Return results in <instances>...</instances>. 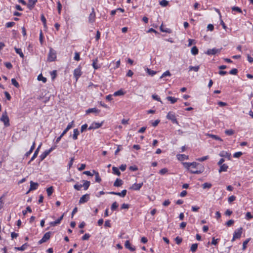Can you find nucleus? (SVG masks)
<instances>
[{
	"mask_svg": "<svg viewBox=\"0 0 253 253\" xmlns=\"http://www.w3.org/2000/svg\"><path fill=\"white\" fill-rule=\"evenodd\" d=\"M74 126V121H72L68 124L67 126L65 129V130L62 132V133L61 134V135L57 138L56 140V143H58L62 137L68 132V131L71 128H72Z\"/></svg>",
	"mask_w": 253,
	"mask_h": 253,
	"instance_id": "1",
	"label": "nucleus"
},
{
	"mask_svg": "<svg viewBox=\"0 0 253 253\" xmlns=\"http://www.w3.org/2000/svg\"><path fill=\"white\" fill-rule=\"evenodd\" d=\"M0 121L3 123L5 127H7L10 126L9 119L6 111L3 113L1 118H0Z\"/></svg>",
	"mask_w": 253,
	"mask_h": 253,
	"instance_id": "2",
	"label": "nucleus"
},
{
	"mask_svg": "<svg viewBox=\"0 0 253 253\" xmlns=\"http://www.w3.org/2000/svg\"><path fill=\"white\" fill-rule=\"evenodd\" d=\"M56 58V52L51 47L50 48L47 60L49 62L54 61Z\"/></svg>",
	"mask_w": 253,
	"mask_h": 253,
	"instance_id": "3",
	"label": "nucleus"
},
{
	"mask_svg": "<svg viewBox=\"0 0 253 253\" xmlns=\"http://www.w3.org/2000/svg\"><path fill=\"white\" fill-rule=\"evenodd\" d=\"M243 228L240 227L238 230H235L233 234V237L232 241L235 240L236 239H239L241 237L242 233Z\"/></svg>",
	"mask_w": 253,
	"mask_h": 253,
	"instance_id": "4",
	"label": "nucleus"
},
{
	"mask_svg": "<svg viewBox=\"0 0 253 253\" xmlns=\"http://www.w3.org/2000/svg\"><path fill=\"white\" fill-rule=\"evenodd\" d=\"M51 234V232H46L42 237V239H41L38 243L39 244H42L44 242H46L47 240H48L50 238V235Z\"/></svg>",
	"mask_w": 253,
	"mask_h": 253,
	"instance_id": "5",
	"label": "nucleus"
},
{
	"mask_svg": "<svg viewBox=\"0 0 253 253\" xmlns=\"http://www.w3.org/2000/svg\"><path fill=\"white\" fill-rule=\"evenodd\" d=\"M82 74L81 67L79 66L77 69H75L74 71V76L76 78V81L81 76Z\"/></svg>",
	"mask_w": 253,
	"mask_h": 253,
	"instance_id": "6",
	"label": "nucleus"
},
{
	"mask_svg": "<svg viewBox=\"0 0 253 253\" xmlns=\"http://www.w3.org/2000/svg\"><path fill=\"white\" fill-rule=\"evenodd\" d=\"M167 118L168 119L171 120L173 123L176 124H178L176 117L173 113L170 112H169L167 116Z\"/></svg>",
	"mask_w": 253,
	"mask_h": 253,
	"instance_id": "7",
	"label": "nucleus"
},
{
	"mask_svg": "<svg viewBox=\"0 0 253 253\" xmlns=\"http://www.w3.org/2000/svg\"><path fill=\"white\" fill-rule=\"evenodd\" d=\"M221 51V49H217L216 48H213L212 49H209L206 52V53L209 55H215L217 53H219Z\"/></svg>",
	"mask_w": 253,
	"mask_h": 253,
	"instance_id": "8",
	"label": "nucleus"
},
{
	"mask_svg": "<svg viewBox=\"0 0 253 253\" xmlns=\"http://www.w3.org/2000/svg\"><path fill=\"white\" fill-rule=\"evenodd\" d=\"M127 191L126 190H123L121 192H110L108 193L111 195H117L122 197H124L126 194Z\"/></svg>",
	"mask_w": 253,
	"mask_h": 253,
	"instance_id": "9",
	"label": "nucleus"
},
{
	"mask_svg": "<svg viewBox=\"0 0 253 253\" xmlns=\"http://www.w3.org/2000/svg\"><path fill=\"white\" fill-rule=\"evenodd\" d=\"M39 184L37 182H34L33 181H30V187L29 190L27 192L26 194H28L30 191L35 190L38 187Z\"/></svg>",
	"mask_w": 253,
	"mask_h": 253,
	"instance_id": "10",
	"label": "nucleus"
},
{
	"mask_svg": "<svg viewBox=\"0 0 253 253\" xmlns=\"http://www.w3.org/2000/svg\"><path fill=\"white\" fill-rule=\"evenodd\" d=\"M89 195L88 194H85L81 197L79 200V203L80 204L85 203L87 202L89 200Z\"/></svg>",
	"mask_w": 253,
	"mask_h": 253,
	"instance_id": "11",
	"label": "nucleus"
},
{
	"mask_svg": "<svg viewBox=\"0 0 253 253\" xmlns=\"http://www.w3.org/2000/svg\"><path fill=\"white\" fill-rule=\"evenodd\" d=\"M95 19V13L94 8H92V12L89 14L88 17V21L89 23H93L94 22Z\"/></svg>",
	"mask_w": 253,
	"mask_h": 253,
	"instance_id": "12",
	"label": "nucleus"
},
{
	"mask_svg": "<svg viewBox=\"0 0 253 253\" xmlns=\"http://www.w3.org/2000/svg\"><path fill=\"white\" fill-rule=\"evenodd\" d=\"M102 126V123L93 122L88 127L89 130H91L92 129H97L101 127Z\"/></svg>",
	"mask_w": 253,
	"mask_h": 253,
	"instance_id": "13",
	"label": "nucleus"
},
{
	"mask_svg": "<svg viewBox=\"0 0 253 253\" xmlns=\"http://www.w3.org/2000/svg\"><path fill=\"white\" fill-rule=\"evenodd\" d=\"M41 146H42V143H41L39 145V146L38 147V148H37V149L35 151L33 156L31 158V159L30 160V161L28 162V164H30L32 161H33L37 157V156L38 155V153H39V150H40V149Z\"/></svg>",
	"mask_w": 253,
	"mask_h": 253,
	"instance_id": "14",
	"label": "nucleus"
},
{
	"mask_svg": "<svg viewBox=\"0 0 253 253\" xmlns=\"http://www.w3.org/2000/svg\"><path fill=\"white\" fill-rule=\"evenodd\" d=\"M37 2V0H29L27 4L28 8L31 10L33 9Z\"/></svg>",
	"mask_w": 253,
	"mask_h": 253,
	"instance_id": "15",
	"label": "nucleus"
},
{
	"mask_svg": "<svg viewBox=\"0 0 253 253\" xmlns=\"http://www.w3.org/2000/svg\"><path fill=\"white\" fill-rule=\"evenodd\" d=\"M64 216V214L62 215L59 218L54 221H52L49 223V224L52 226H55L57 224H59L61 221L62 220Z\"/></svg>",
	"mask_w": 253,
	"mask_h": 253,
	"instance_id": "16",
	"label": "nucleus"
},
{
	"mask_svg": "<svg viewBox=\"0 0 253 253\" xmlns=\"http://www.w3.org/2000/svg\"><path fill=\"white\" fill-rule=\"evenodd\" d=\"M126 248L129 250L130 251H134L135 250V247H132L129 241H126L125 244Z\"/></svg>",
	"mask_w": 253,
	"mask_h": 253,
	"instance_id": "17",
	"label": "nucleus"
},
{
	"mask_svg": "<svg viewBox=\"0 0 253 253\" xmlns=\"http://www.w3.org/2000/svg\"><path fill=\"white\" fill-rule=\"evenodd\" d=\"M142 182L141 183H134L132 185L130 188L134 190H139L142 187Z\"/></svg>",
	"mask_w": 253,
	"mask_h": 253,
	"instance_id": "18",
	"label": "nucleus"
},
{
	"mask_svg": "<svg viewBox=\"0 0 253 253\" xmlns=\"http://www.w3.org/2000/svg\"><path fill=\"white\" fill-rule=\"evenodd\" d=\"M123 184V181L122 179L119 178H117V179L115 180V181L114 183V186L115 187H120L122 186Z\"/></svg>",
	"mask_w": 253,
	"mask_h": 253,
	"instance_id": "19",
	"label": "nucleus"
},
{
	"mask_svg": "<svg viewBox=\"0 0 253 253\" xmlns=\"http://www.w3.org/2000/svg\"><path fill=\"white\" fill-rule=\"evenodd\" d=\"M86 114H89L91 113H98L100 112V110L96 109V108H89L86 110Z\"/></svg>",
	"mask_w": 253,
	"mask_h": 253,
	"instance_id": "20",
	"label": "nucleus"
},
{
	"mask_svg": "<svg viewBox=\"0 0 253 253\" xmlns=\"http://www.w3.org/2000/svg\"><path fill=\"white\" fill-rule=\"evenodd\" d=\"M219 156L221 157L228 158V159L229 160L230 159L231 154L226 151H223L220 152V153H219Z\"/></svg>",
	"mask_w": 253,
	"mask_h": 253,
	"instance_id": "21",
	"label": "nucleus"
},
{
	"mask_svg": "<svg viewBox=\"0 0 253 253\" xmlns=\"http://www.w3.org/2000/svg\"><path fill=\"white\" fill-rule=\"evenodd\" d=\"M207 135L211 138H212L213 139L216 140H219L220 141H222V139L219 137L218 136L214 135L212 134H208Z\"/></svg>",
	"mask_w": 253,
	"mask_h": 253,
	"instance_id": "22",
	"label": "nucleus"
},
{
	"mask_svg": "<svg viewBox=\"0 0 253 253\" xmlns=\"http://www.w3.org/2000/svg\"><path fill=\"white\" fill-rule=\"evenodd\" d=\"M80 132L77 128L74 129V133L72 135V138L74 140H77L78 139V136L79 135Z\"/></svg>",
	"mask_w": 253,
	"mask_h": 253,
	"instance_id": "23",
	"label": "nucleus"
},
{
	"mask_svg": "<svg viewBox=\"0 0 253 253\" xmlns=\"http://www.w3.org/2000/svg\"><path fill=\"white\" fill-rule=\"evenodd\" d=\"M220 169H219V172H221L222 171H226L228 169V166L226 164H223L222 165L220 166Z\"/></svg>",
	"mask_w": 253,
	"mask_h": 253,
	"instance_id": "24",
	"label": "nucleus"
},
{
	"mask_svg": "<svg viewBox=\"0 0 253 253\" xmlns=\"http://www.w3.org/2000/svg\"><path fill=\"white\" fill-rule=\"evenodd\" d=\"M112 65H115V66L113 67L114 69H116L119 67L120 66V60L117 61L115 62L114 61H112L110 64L109 66L111 67Z\"/></svg>",
	"mask_w": 253,
	"mask_h": 253,
	"instance_id": "25",
	"label": "nucleus"
},
{
	"mask_svg": "<svg viewBox=\"0 0 253 253\" xmlns=\"http://www.w3.org/2000/svg\"><path fill=\"white\" fill-rule=\"evenodd\" d=\"M93 172L95 174V181L98 183L100 182L101 181V178L99 176V173L95 170H93Z\"/></svg>",
	"mask_w": 253,
	"mask_h": 253,
	"instance_id": "26",
	"label": "nucleus"
},
{
	"mask_svg": "<svg viewBox=\"0 0 253 253\" xmlns=\"http://www.w3.org/2000/svg\"><path fill=\"white\" fill-rule=\"evenodd\" d=\"M49 153L47 151V150L45 151L40 156L41 161H43L47 157V156L49 155Z\"/></svg>",
	"mask_w": 253,
	"mask_h": 253,
	"instance_id": "27",
	"label": "nucleus"
},
{
	"mask_svg": "<svg viewBox=\"0 0 253 253\" xmlns=\"http://www.w3.org/2000/svg\"><path fill=\"white\" fill-rule=\"evenodd\" d=\"M83 184L82 185L83 187H84V190H87L89 185H90V182L89 181L87 180H83Z\"/></svg>",
	"mask_w": 253,
	"mask_h": 253,
	"instance_id": "28",
	"label": "nucleus"
},
{
	"mask_svg": "<svg viewBox=\"0 0 253 253\" xmlns=\"http://www.w3.org/2000/svg\"><path fill=\"white\" fill-rule=\"evenodd\" d=\"M145 71L151 76H153L157 73L156 71L152 70L148 68L145 69Z\"/></svg>",
	"mask_w": 253,
	"mask_h": 253,
	"instance_id": "29",
	"label": "nucleus"
},
{
	"mask_svg": "<svg viewBox=\"0 0 253 253\" xmlns=\"http://www.w3.org/2000/svg\"><path fill=\"white\" fill-rule=\"evenodd\" d=\"M14 49H15L16 53L18 54L21 57H22V58H24V55L23 52H22V50L21 48H18L15 47Z\"/></svg>",
	"mask_w": 253,
	"mask_h": 253,
	"instance_id": "30",
	"label": "nucleus"
},
{
	"mask_svg": "<svg viewBox=\"0 0 253 253\" xmlns=\"http://www.w3.org/2000/svg\"><path fill=\"white\" fill-rule=\"evenodd\" d=\"M167 99L170 101L172 104L175 103L177 100V98L172 96H168L167 97Z\"/></svg>",
	"mask_w": 253,
	"mask_h": 253,
	"instance_id": "31",
	"label": "nucleus"
},
{
	"mask_svg": "<svg viewBox=\"0 0 253 253\" xmlns=\"http://www.w3.org/2000/svg\"><path fill=\"white\" fill-rule=\"evenodd\" d=\"M112 170H113V173L114 174H116L118 176H120L121 175V172L119 171V169L118 168L113 167L112 168Z\"/></svg>",
	"mask_w": 253,
	"mask_h": 253,
	"instance_id": "32",
	"label": "nucleus"
},
{
	"mask_svg": "<svg viewBox=\"0 0 253 253\" xmlns=\"http://www.w3.org/2000/svg\"><path fill=\"white\" fill-rule=\"evenodd\" d=\"M160 30L161 31H162V32H166V33H170L171 31L170 29H168V28H164L163 27V24L160 26Z\"/></svg>",
	"mask_w": 253,
	"mask_h": 253,
	"instance_id": "33",
	"label": "nucleus"
},
{
	"mask_svg": "<svg viewBox=\"0 0 253 253\" xmlns=\"http://www.w3.org/2000/svg\"><path fill=\"white\" fill-rule=\"evenodd\" d=\"M191 51L193 55H196L198 54L199 50L198 48L196 46H194L191 48Z\"/></svg>",
	"mask_w": 253,
	"mask_h": 253,
	"instance_id": "34",
	"label": "nucleus"
},
{
	"mask_svg": "<svg viewBox=\"0 0 253 253\" xmlns=\"http://www.w3.org/2000/svg\"><path fill=\"white\" fill-rule=\"evenodd\" d=\"M97 61H98L97 58H96L93 60L92 66L94 69H97L100 68V66L98 65L97 64Z\"/></svg>",
	"mask_w": 253,
	"mask_h": 253,
	"instance_id": "35",
	"label": "nucleus"
},
{
	"mask_svg": "<svg viewBox=\"0 0 253 253\" xmlns=\"http://www.w3.org/2000/svg\"><path fill=\"white\" fill-rule=\"evenodd\" d=\"M119 205L117 202H114L111 205V209L112 211H114L117 209Z\"/></svg>",
	"mask_w": 253,
	"mask_h": 253,
	"instance_id": "36",
	"label": "nucleus"
},
{
	"mask_svg": "<svg viewBox=\"0 0 253 253\" xmlns=\"http://www.w3.org/2000/svg\"><path fill=\"white\" fill-rule=\"evenodd\" d=\"M197 248H198V244H196V243L193 244L192 245V246L190 248V251L194 253L197 251Z\"/></svg>",
	"mask_w": 253,
	"mask_h": 253,
	"instance_id": "37",
	"label": "nucleus"
},
{
	"mask_svg": "<svg viewBox=\"0 0 253 253\" xmlns=\"http://www.w3.org/2000/svg\"><path fill=\"white\" fill-rule=\"evenodd\" d=\"M178 160L180 161H183L188 159V156L184 154H179L177 155Z\"/></svg>",
	"mask_w": 253,
	"mask_h": 253,
	"instance_id": "38",
	"label": "nucleus"
},
{
	"mask_svg": "<svg viewBox=\"0 0 253 253\" xmlns=\"http://www.w3.org/2000/svg\"><path fill=\"white\" fill-rule=\"evenodd\" d=\"M200 67L199 66H190L189 67V71H194L195 72H198L199 70Z\"/></svg>",
	"mask_w": 253,
	"mask_h": 253,
	"instance_id": "39",
	"label": "nucleus"
},
{
	"mask_svg": "<svg viewBox=\"0 0 253 253\" xmlns=\"http://www.w3.org/2000/svg\"><path fill=\"white\" fill-rule=\"evenodd\" d=\"M27 243H25L20 247H15V249L18 251H24L26 249V247L27 246Z\"/></svg>",
	"mask_w": 253,
	"mask_h": 253,
	"instance_id": "40",
	"label": "nucleus"
},
{
	"mask_svg": "<svg viewBox=\"0 0 253 253\" xmlns=\"http://www.w3.org/2000/svg\"><path fill=\"white\" fill-rule=\"evenodd\" d=\"M170 76H171V74H170V72L169 71H167L162 75V76L160 77V79H162L167 76L170 77Z\"/></svg>",
	"mask_w": 253,
	"mask_h": 253,
	"instance_id": "41",
	"label": "nucleus"
},
{
	"mask_svg": "<svg viewBox=\"0 0 253 253\" xmlns=\"http://www.w3.org/2000/svg\"><path fill=\"white\" fill-rule=\"evenodd\" d=\"M11 83L16 87L18 88L19 87V83L16 81V80L15 79H12Z\"/></svg>",
	"mask_w": 253,
	"mask_h": 253,
	"instance_id": "42",
	"label": "nucleus"
},
{
	"mask_svg": "<svg viewBox=\"0 0 253 253\" xmlns=\"http://www.w3.org/2000/svg\"><path fill=\"white\" fill-rule=\"evenodd\" d=\"M38 80L39 81H42L43 83H45L47 81L46 78L43 77L42 74H40L38 76Z\"/></svg>",
	"mask_w": 253,
	"mask_h": 253,
	"instance_id": "43",
	"label": "nucleus"
},
{
	"mask_svg": "<svg viewBox=\"0 0 253 253\" xmlns=\"http://www.w3.org/2000/svg\"><path fill=\"white\" fill-rule=\"evenodd\" d=\"M225 133L227 135L230 136L233 135L234 133V131L231 129H227L225 131Z\"/></svg>",
	"mask_w": 253,
	"mask_h": 253,
	"instance_id": "44",
	"label": "nucleus"
},
{
	"mask_svg": "<svg viewBox=\"0 0 253 253\" xmlns=\"http://www.w3.org/2000/svg\"><path fill=\"white\" fill-rule=\"evenodd\" d=\"M124 94L122 90H119L114 92V95L115 96L122 95Z\"/></svg>",
	"mask_w": 253,
	"mask_h": 253,
	"instance_id": "45",
	"label": "nucleus"
},
{
	"mask_svg": "<svg viewBox=\"0 0 253 253\" xmlns=\"http://www.w3.org/2000/svg\"><path fill=\"white\" fill-rule=\"evenodd\" d=\"M46 191H47V195L48 196H50L52 194V193H53V188H52V187L51 186V187H48L46 189Z\"/></svg>",
	"mask_w": 253,
	"mask_h": 253,
	"instance_id": "46",
	"label": "nucleus"
},
{
	"mask_svg": "<svg viewBox=\"0 0 253 253\" xmlns=\"http://www.w3.org/2000/svg\"><path fill=\"white\" fill-rule=\"evenodd\" d=\"M202 187L204 189L210 188L211 187V183L206 182L202 185Z\"/></svg>",
	"mask_w": 253,
	"mask_h": 253,
	"instance_id": "47",
	"label": "nucleus"
},
{
	"mask_svg": "<svg viewBox=\"0 0 253 253\" xmlns=\"http://www.w3.org/2000/svg\"><path fill=\"white\" fill-rule=\"evenodd\" d=\"M41 21H42L43 24V26L44 27H46V18L45 17H44V15L43 14H42L41 15Z\"/></svg>",
	"mask_w": 253,
	"mask_h": 253,
	"instance_id": "48",
	"label": "nucleus"
},
{
	"mask_svg": "<svg viewBox=\"0 0 253 253\" xmlns=\"http://www.w3.org/2000/svg\"><path fill=\"white\" fill-rule=\"evenodd\" d=\"M168 1L166 0H162L160 2V4L162 6H166L168 5Z\"/></svg>",
	"mask_w": 253,
	"mask_h": 253,
	"instance_id": "49",
	"label": "nucleus"
},
{
	"mask_svg": "<svg viewBox=\"0 0 253 253\" xmlns=\"http://www.w3.org/2000/svg\"><path fill=\"white\" fill-rule=\"evenodd\" d=\"M27 212H32V210H31V208L29 206H28L26 208V211H22L23 214L24 215H25Z\"/></svg>",
	"mask_w": 253,
	"mask_h": 253,
	"instance_id": "50",
	"label": "nucleus"
},
{
	"mask_svg": "<svg viewBox=\"0 0 253 253\" xmlns=\"http://www.w3.org/2000/svg\"><path fill=\"white\" fill-rule=\"evenodd\" d=\"M175 241L177 244L179 245L182 242V239L177 236L175 238Z\"/></svg>",
	"mask_w": 253,
	"mask_h": 253,
	"instance_id": "51",
	"label": "nucleus"
},
{
	"mask_svg": "<svg viewBox=\"0 0 253 253\" xmlns=\"http://www.w3.org/2000/svg\"><path fill=\"white\" fill-rule=\"evenodd\" d=\"M250 239H247L246 241H245L243 243V250H245L247 248V244L248 243V242L250 241Z\"/></svg>",
	"mask_w": 253,
	"mask_h": 253,
	"instance_id": "52",
	"label": "nucleus"
},
{
	"mask_svg": "<svg viewBox=\"0 0 253 253\" xmlns=\"http://www.w3.org/2000/svg\"><path fill=\"white\" fill-rule=\"evenodd\" d=\"M232 10L233 11H236L238 12L241 13L242 12V9L237 6H233L232 7Z\"/></svg>",
	"mask_w": 253,
	"mask_h": 253,
	"instance_id": "53",
	"label": "nucleus"
},
{
	"mask_svg": "<svg viewBox=\"0 0 253 253\" xmlns=\"http://www.w3.org/2000/svg\"><path fill=\"white\" fill-rule=\"evenodd\" d=\"M15 24V23L14 22H9L6 23L5 26L6 28H10L13 26Z\"/></svg>",
	"mask_w": 253,
	"mask_h": 253,
	"instance_id": "54",
	"label": "nucleus"
},
{
	"mask_svg": "<svg viewBox=\"0 0 253 253\" xmlns=\"http://www.w3.org/2000/svg\"><path fill=\"white\" fill-rule=\"evenodd\" d=\"M57 9H58V13L60 14L61 9H62V4L60 1L57 2Z\"/></svg>",
	"mask_w": 253,
	"mask_h": 253,
	"instance_id": "55",
	"label": "nucleus"
},
{
	"mask_svg": "<svg viewBox=\"0 0 253 253\" xmlns=\"http://www.w3.org/2000/svg\"><path fill=\"white\" fill-rule=\"evenodd\" d=\"M82 187L83 186L82 184H79L78 183L74 185V188L77 190H80Z\"/></svg>",
	"mask_w": 253,
	"mask_h": 253,
	"instance_id": "56",
	"label": "nucleus"
},
{
	"mask_svg": "<svg viewBox=\"0 0 253 253\" xmlns=\"http://www.w3.org/2000/svg\"><path fill=\"white\" fill-rule=\"evenodd\" d=\"M253 218V216L251 214V212H248L246 215V218L247 220H250Z\"/></svg>",
	"mask_w": 253,
	"mask_h": 253,
	"instance_id": "57",
	"label": "nucleus"
},
{
	"mask_svg": "<svg viewBox=\"0 0 253 253\" xmlns=\"http://www.w3.org/2000/svg\"><path fill=\"white\" fill-rule=\"evenodd\" d=\"M90 235L88 234V233H85L82 238V239L83 240H88L89 237H90Z\"/></svg>",
	"mask_w": 253,
	"mask_h": 253,
	"instance_id": "58",
	"label": "nucleus"
},
{
	"mask_svg": "<svg viewBox=\"0 0 253 253\" xmlns=\"http://www.w3.org/2000/svg\"><path fill=\"white\" fill-rule=\"evenodd\" d=\"M243 153L241 152H236L234 154L233 157L234 158H239L242 155Z\"/></svg>",
	"mask_w": 253,
	"mask_h": 253,
	"instance_id": "59",
	"label": "nucleus"
},
{
	"mask_svg": "<svg viewBox=\"0 0 253 253\" xmlns=\"http://www.w3.org/2000/svg\"><path fill=\"white\" fill-rule=\"evenodd\" d=\"M234 223V221L232 219H230L226 222L225 225L228 227L231 226Z\"/></svg>",
	"mask_w": 253,
	"mask_h": 253,
	"instance_id": "60",
	"label": "nucleus"
},
{
	"mask_svg": "<svg viewBox=\"0 0 253 253\" xmlns=\"http://www.w3.org/2000/svg\"><path fill=\"white\" fill-rule=\"evenodd\" d=\"M167 172H168V169L166 168H164V169H161L160 170L159 173L162 175H163V174H166Z\"/></svg>",
	"mask_w": 253,
	"mask_h": 253,
	"instance_id": "61",
	"label": "nucleus"
},
{
	"mask_svg": "<svg viewBox=\"0 0 253 253\" xmlns=\"http://www.w3.org/2000/svg\"><path fill=\"white\" fill-rule=\"evenodd\" d=\"M152 98H153L154 99H155V100H157V101H160V102H161V103H162V101H161V100L160 98V97H159L157 95H156V94H153V95H152Z\"/></svg>",
	"mask_w": 253,
	"mask_h": 253,
	"instance_id": "62",
	"label": "nucleus"
},
{
	"mask_svg": "<svg viewBox=\"0 0 253 253\" xmlns=\"http://www.w3.org/2000/svg\"><path fill=\"white\" fill-rule=\"evenodd\" d=\"M238 73V70L237 69L234 68L232 69L229 72V74L232 75H236Z\"/></svg>",
	"mask_w": 253,
	"mask_h": 253,
	"instance_id": "63",
	"label": "nucleus"
},
{
	"mask_svg": "<svg viewBox=\"0 0 253 253\" xmlns=\"http://www.w3.org/2000/svg\"><path fill=\"white\" fill-rule=\"evenodd\" d=\"M4 65L5 67L8 69H10L12 68V65L10 62H5L4 63Z\"/></svg>",
	"mask_w": 253,
	"mask_h": 253,
	"instance_id": "64",
	"label": "nucleus"
}]
</instances>
